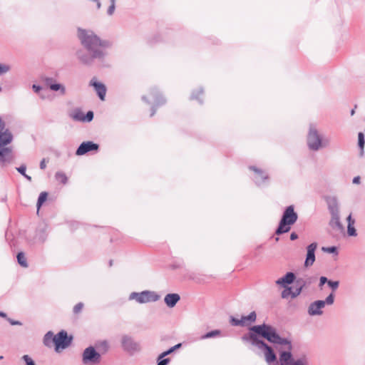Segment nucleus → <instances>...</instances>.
Segmentation results:
<instances>
[{
	"mask_svg": "<svg viewBox=\"0 0 365 365\" xmlns=\"http://www.w3.org/2000/svg\"><path fill=\"white\" fill-rule=\"evenodd\" d=\"M78 37L81 45L86 50L79 49L76 51L78 60L86 66H91L95 60L104 61L108 56L107 49L112 46L108 40L101 39L91 30L78 29Z\"/></svg>",
	"mask_w": 365,
	"mask_h": 365,
	"instance_id": "obj_1",
	"label": "nucleus"
},
{
	"mask_svg": "<svg viewBox=\"0 0 365 365\" xmlns=\"http://www.w3.org/2000/svg\"><path fill=\"white\" fill-rule=\"evenodd\" d=\"M250 333L255 334L259 338L260 336L272 343L285 346L287 350L279 353V365H310V359L307 354L293 356L291 352L292 348L291 341L287 339L282 338L273 327L266 324L253 326L250 328Z\"/></svg>",
	"mask_w": 365,
	"mask_h": 365,
	"instance_id": "obj_2",
	"label": "nucleus"
},
{
	"mask_svg": "<svg viewBox=\"0 0 365 365\" xmlns=\"http://www.w3.org/2000/svg\"><path fill=\"white\" fill-rule=\"evenodd\" d=\"M307 145L309 150L317 152L322 149L329 147L330 138L325 137L319 130L316 123L309 124L307 138Z\"/></svg>",
	"mask_w": 365,
	"mask_h": 365,
	"instance_id": "obj_3",
	"label": "nucleus"
},
{
	"mask_svg": "<svg viewBox=\"0 0 365 365\" xmlns=\"http://www.w3.org/2000/svg\"><path fill=\"white\" fill-rule=\"evenodd\" d=\"M242 339L243 341L250 342L252 345L263 351L265 361L268 364H271L277 361V356L273 349L259 339L255 334L248 333L244 335Z\"/></svg>",
	"mask_w": 365,
	"mask_h": 365,
	"instance_id": "obj_4",
	"label": "nucleus"
},
{
	"mask_svg": "<svg viewBox=\"0 0 365 365\" xmlns=\"http://www.w3.org/2000/svg\"><path fill=\"white\" fill-rule=\"evenodd\" d=\"M297 219L298 215L294 211V205L287 207L283 212L275 233L279 235L288 232L291 230L292 225L297 221Z\"/></svg>",
	"mask_w": 365,
	"mask_h": 365,
	"instance_id": "obj_5",
	"label": "nucleus"
},
{
	"mask_svg": "<svg viewBox=\"0 0 365 365\" xmlns=\"http://www.w3.org/2000/svg\"><path fill=\"white\" fill-rule=\"evenodd\" d=\"M160 296L154 291L145 290L140 292H131L129 294L128 299L134 300L138 304H146L150 302H155L158 301Z\"/></svg>",
	"mask_w": 365,
	"mask_h": 365,
	"instance_id": "obj_6",
	"label": "nucleus"
},
{
	"mask_svg": "<svg viewBox=\"0 0 365 365\" xmlns=\"http://www.w3.org/2000/svg\"><path fill=\"white\" fill-rule=\"evenodd\" d=\"M142 100L148 104L153 103L151 108L150 116L154 115L158 107L165 103V99L155 88H152L147 96H143Z\"/></svg>",
	"mask_w": 365,
	"mask_h": 365,
	"instance_id": "obj_7",
	"label": "nucleus"
},
{
	"mask_svg": "<svg viewBox=\"0 0 365 365\" xmlns=\"http://www.w3.org/2000/svg\"><path fill=\"white\" fill-rule=\"evenodd\" d=\"M334 302V294L333 292L329 294L325 300H317L311 303L308 307V314L310 316H320L323 314L322 309L325 305H331Z\"/></svg>",
	"mask_w": 365,
	"mask_h": 365,
	"instance_id": "obj_8",
	"label": "nucleus"
},
{
	"mask_svg": "<svg viewBox=\"0 0 365 365\" xmlns=\"http://www.w3.org/2000/svg\"><path fill=\"white\" fill-rule=\"evenodd\" d=\"M101 361V355L94 347L90 346L82 354V363L84 365H98Z\"/></svg>",
	"mask_w": 365,
	"mask_h": 365,
	"instance_id": "obj_9",
	"label": "nucleus"
},
{
	"mask_svg": "<svg viewBox=\"0 0 365 365\" xmlns=\"http://www.w3.org/2000/svg\"><path fill=\"white\" fill-rule=\"evenodd\" d=\"M121 346L123 349L130 355H133L141 351V346L139 342L129 335H123L121 337Z\"/></svg>",
	"mask_w": 365,
	"mask_h": 365,
	"instance_id": "obj_10",
	"label": "nucleus"
},
{
	"mask_svg": "<svg viewBox=\"0 0 365 365\" xmlns=\"http://www.w3.org/2000/svg\"><path fill=\"white\" fill-rule=\"evenodd\" d=\"M328 207L331 216L330 220L331 226L336 227L339 229L342 228V225L340 222L339 205L335 197L329 200L328 202Z\"/></svg>",
	"mask_w": 365,
	"mask_h": 365,
	"instance_id": "obj_11",
	"label": "nucleus"
},
{
	"mask_svg": "<svg viewBox=\"0 0 365 365\" xmlns=\"http://www.w3.org/2000/svg\"><path fill=\"white\" fill-rule=\"evenodd\" d=\"M98 148L99 145L97 143H95L92 141L83 142L76 150V155H83L90 151L97 152L98 150Z\"/></svg>",
	"mask_w": 365,
	"mask_h": 365,
	"instance_id": "obj_12",
	"label": "nucleus"
},
{
	"mask_svg": "<svg viewBox=\"0 0 365 365\" xmlns=\"http://www.w3.org/2000/svg\"><path fill=\"white\" fill-rule=\"evenodd\" d=\"M71 343V339H68L67 333L65 331H61L55 335V346L56 351H58L59 349L66 348Z\"/></svg>",
	"mask_w": 365,
	"mask_h": 365,
	"instance_id": "obj_13",
	"label": "nucleus"
},
{
	"mask_svg": "<svg viewBox=\"0 0 365 365\" xmlns=\"http://www.w3.org/2000/svg\"><path fill=\"white\" fill-rule=\"evenodd\" d=\"M249 168L254 172L253 180L257 185L264 184L268 180V174L265 171L255 166H250Z\"/></svg>",
	"mask_w": 365,
	"mask_h": 365,
	"instance_id": "obj_14",
	"label": "nucleus"
},
{
	"mask_svg": "<svg viewBox=\"0 0 365 365\" xmlns=\"http://www.w3.org/2000/svg\"><path fill=\"white\" fill-rule=\"evenodd\" d=\"M317 248V243L313 242L307 247V256L304 261L306 267H311L315 262V250Z\"/></svg>",
	"mask_w": 365,
	"mask_h": 365,
	"instance_id": "obj_15",
	"label": "nucleus"
},
{
	"mask_svg": "<svg viewBox=\"0 0 365 365\" xmlns=\"http://www.w3.org/2000/svg\"><path fill=\"white\" fill-rule=\"evenodd\" d=\"M90 86H92L94 88L99 98L101 101H104L106 94V86L103 83L97 81L95 78L91 79L90 81Z\"/></svg>",
	"mask_w": 365,
	"mask_h": 365,
	"instance_id": "obj_16",
	"label": "nucleus"
},
{
	"mask_svg": "<svg viewBox=\"0 0 365 365\" xmlns=\"http://www.w3.org/2000/svg\"><path fill=\"white\" fill-rule=\"evenodd\" d=\"M295 279V275L293 272H287L284 277L279 278L275 283L282 287H286L287 284H292Z\"/></svg>",
	"mask_w": 365,
	"mask_h": 365,
	"instance_id": "obj_17",
	"label": "nucleus"
},
{
	"mask_svg": "<svg viewBox=\"0 0 365 365\" xmlns=\"http://www.w3.org/2000/svg\"><path fill=\"white\" fill-rule=\"evenodd\" d=\"M180 297L178 294H168L164 298L165 303L168 307L173 308L180 301Z\"/></svg>",
	"mask_w": 365,
	"mask_h": 365,
	"instance_id": "obj_18",
	"label": "nucleus"
},
{
	"mask_svg": "<svg viewBox=\"0 0 365 365\" xmlns=\"http://www.w3.org/2000/svg\"><path fill=\"white\" fill-rule=\"evenodd\" d=\"M46 238H47V232H46V229L45 227L41 230H38L37 231L34 240L36 242L43 243L46 240Z\"/></svg>",
	"mask_w": 365,
	"mask_h": 365,
	"instance_id": "obj_19",
	"label": "nucleus"
},
{
	"mask_svg": "<svg viewBox=\"0 0 365 365\" xmlns=\"http://www.w3.org/2000/svg\"><path fill=\"white\" fill-rule=\"evenodd\" d=\"M43 344L46 346H51L53 344H55V335L52 331H48L43 337Z\"/></svg>",
	"mask_w": 365,
	"mask_h": 365,
	"instance_id": "obj_20",
	"label": "nucleus"
},
{
	"mask_svg": "<svg viewBox=\"0 0 365 365\" xmlns=\"http://www.w3.org/2000/svg\"><path fill=\"white\" fill-rule=\"evenodd\" d=\"M49 88L53 91H59L61 95L66 93V88L61 83H56L54 84H49Z\"/></svg>",
	"mask_w": 365,
	"mask_h": 365,
	"instance_id": "obj_21",
	"label": "nucleus"
},
{
	"mask_svg": "<svg viewBox=\"0 0 365 365\" xmlns=\"http://www.w3.org/2000/svg\"><path fill=\"white\" fill-rule=\"evenodd\" d=\"M364 144H365L364 135L363 133H359L358 134V145L360 148V155L361 156H363V155H364Z\"/></svg>",
	"mask_w": 365,
	"mask_h": 365,
	"instance_id": "obj_22",
	"label": "nucleus"
},
{
	"mask_svg": "<svg viewBox=\"0 0 365 365\" xmlns=\"http://www.w3.org/2000/svg\"><path fill=\"white\" fill-rule=\"evenodd\" d=\"M55 178L57 181H59L60 182H61L63 185L66 184L68 182L67 176L66 175V174L64 173L61 172V171L57 172L55 174Z\"/></svg>",
	"mask_w": 365,
	"mask_h": 365,
	"instance_id": "obj_23",
	"label": "nucleus"
},
{
	"mask_svg": "<svg viewBox=\"0 0 365 365\" xmlns=\"http://www.w3.org/2000/svg\"><path fill=\"white\" fill-rule=\"evenodd\" d=\"M17 261L18 263L23 267H27L28 263L26 261V258L23 252H19L17 255Z\"/></svg>",
	"mask_w": 365,
	"mask_h": 365,
	"instance_id": "obj_24",
	"label": "nucleus"
},
{
	"mask_svg": "<svg viewBox=\"0 0 365 365\" xmlns=\"http://www.w3.org/2000/svg\"><path fill=\"white\" fill-rule=\"evenodd\" d=\"M203 94V90L202 88H197L195 91H194L191 95V99H195L199 101L200 103H202V99L200 98V95Z\"/></svg>",
	"mask_w": 365,
	"mask_h": 365,
	"instance_id": "obj_25",
	"label": "nucleus"
},
{
	"mask_svg": "<svg viewBox=\"0 0 365 365\" xmlns=\"http://www.w3.org/2000/svg\"><path fill=\"white\" fill-rule=\"evenodd\" d=\"M220 334V330H217V329L213 330V331H209V332L206 333L205 334L202 335L201 336V339L216 337V336H218Z\"/></svg>",
	"mask_w": 365,
	"mask_h": 365,
	"instance_id": "obj_26",
	"label": "nucleus"
},
{
	"mask_svg": "<svg viewBox=\"0 0 365 365\" xmlns=\"http://www.w3.org/2000/svg\"><path fill=\"white\" fill-rule=\"evenodd\" d=\"M165 357V356H163V354L161 353L157 359V365H168L170 363V359Z\"/></svg>",
	"mask_w": 365,
	"mask_h": 365,
	"instance_id": "obj_27",
	"label": "nucleus"
},
{
	"mask_svg": "<svg viewBox=\"0 0 365 365\" xmlns=\"http://www.w3.org/2000/svg\"><path fill=\"white\" fill-rule=\"evenodd\" d=\"M17 171L21 173L26 179H27L29 181H31V177L26 175V167L25 165H21L20 167L16 168Z\"/></svg>",
	"mask_w": 365,
	"mask_h": 365,
	"instance_id": "obj_28",
	"label": "nucleus"
},
{
	"mask_svg": "<svg viewBox=\"0 0 365 365\" xmlns=\"http://www.w3.org/2000/svg\"><path fill=\"white\" fill-rule=\"evenodd\" d=\"M47 199V193L46 192H42L38 196V202H37V207L38 209L42 205V204Z\"/></svg>",
	"mask_w": 365,
	"mask_h": 365,
	"instance_id": "obj_29",
	"label": "nucleus"
},
{
	"mask_svg": "<svg viewBox=\"0 0 365 365\" xmlns=\"http://www.w3.org/2000/svg\"><path fill=\"white\" fill-rule=\"evenodd\" d=\"M115 1L116 0H110V5L109 6V7L108 8V10H107V14L108 16H112L115 12Z\"/></svg>",
	"mask_w": 365,
	"mask_h": 365,
	"instance_id": "obj_30",
	"label": "nucleus"
},
{
	"mask_svg": "<svg viewBox=\"0 0 365 365\" xmlns=\"http://www.w3.org/2000/svg\"><path fill=\"white\" fill-rule=\"evenodd\" d=\"M84 114L81 111H76L72 114V118L75 120L83 121Z\"/></svg>",
	"mask_w": 365,
	"mask_h": 365,
	"instance_id": "obj_31",
	"label": "nucleus"
},
{
	"mask_svg": "<svg viewBox=\"0 0 365 365\" xmlns=\"http://www.w3.org/2000/svg\"><path fill=\"white\" fill-rule=\"evenodd\" d=\"M285 289L282 292L281 296L283 299H287L291 297L292 287H284Z\"/></svg>",
	"mask_w": 365,
	"mask_h": 365,
	"instance_id": "obj_32",
	"label": "nucleus"
},
{
	"mask_svg": "<svg viewBox=\"0 0 365 365\" xmlns=\"http://www.w3.org/2000/svg\"><path fill=\"white\" fill-rule=\"evenodd\" d=\"M347 233L349 236L355 237L357 235L356 230L354 225H347Z\"/></svg>",
	"mask_w": 365,
	"mask_h": 365,
	"instance_id": "obj_33",
	"label": "nucleus"
},
{
	"mask_svg": "<svg viewBox=\"0 0 365 365\" xmlns=\"http://www.w3.org/2000/svg\"><path fill=\"white\" fill-rule=\"evenodd\" d=\"M10 70V66L6 63H0V76L6 73Z\"/></svg>",
	"mask_w": 365,
	"mask_h": 365,
	"instance_id": "obj_34",
	"label": "nucleus"
},
{
	"mask_svg": "<svg viewBox=\"0 0 365 365\" xmlns=\"http://www.w3.org/2000/svg\"><path fill=\"white\" fill-rule=\"evenodd\" d=\"M327 284L329 287L332 289V291L334 292L339 287V282L329 280Z\"/></svg>",
	"mask_w": 365,
	"mask_h": 365,
	"instance_id": "obj_35",
	"label": "nucleus"
},
{
	"mask_svg": "<svg viewBox=\"0 0 365 365\" xmlns=\"http://www.w3.org/2000/svg\"><path fill=\"white\" fill-rule=\"evenodd\" d=\"M322 250L324 252L327 253H336L337 254L336 247H323Z\"/></svg>",
	"mask_w": 365,
	"mask_h": 365,
	"instance_id": "obj_36",
	"label": "nucleus"
},
{
	"mask_svg": "<svg viewBox=\"0 0 365 365\" xmlns=\"http://www.w3.org/2000/svg\"><path fill=\"white\" fill-rule=\"evenodd\" d=\"M22 359L25 361L26 365H36L34 360L29 355H24Z\"/></svg>",
	"mask_w": 365,
	"mask_h": 365,
	"instance_id": "obj_37",
	"label": "nucleus"
},
{
	"mask_svg": "<svg viewBox=\"0 0 365 365\" xmlns=\"http://www.w3.org/2000/svg\"><path fill=\"white\" fill-rule=\"evenodd\" d=\"M83 308V304L82 302L76 304L73 307V313L76 314L80 313L82 311Z\"/></svg>",
	"mask_w": 365,
	"mask_h": 365,
	"instance_id": "obj_38",
	"label": "nucleus"
},
{
	"mask_svg": "<svg viewBox=\"0 0 365 365\" xmlns=\"http://www.w3.org/2000/svg\"><path fill=\"white\" fill-rule=\"evenodd\" d=\"M248 324L254 322L256 320L257 315L255 312H252L249 315L246 316Z\"/></svg>",
	"mask_w": 365,
	"mask_h": 365,
	"instance_id": "obj_39",
	"label": "nucleus"
},
{
	"mask_svg": "<svg viewBox=\"0 0 365 365\" xmlns=\"http://www.w3.org/2000/svg\"><path fill=\"white\" fill-rule=\"evenodd\" d=\"M93 118V113L92 111L87 112L86 115L83 118V122H90Z\"/></svg>",
	"mask_w": 365,
	"mask_h": 365,
	"instance_id": "obj_40",
	"label": "nucleus"
},
{
	"mask_svg": "<svg viewBox=\"0 0 365 365\" xmlns=\"http://www.w3.org/2000/svg\"><path fill=\"white\" fill-rule=\"evenodd\" d=\"M301 292H302V287L297 288L294 291L292 290L291 298L294 299V298L297 297L298 295L300 294Z\"/></svg>",
	"mask_w": 365,
	"mask_h": 365,
	"instance_id": "obj_41",
	"label": "nucleus"
},
{
	"mask_svg": "<svg viewBox=\"0 0 365 365\" xmlns=\"http://www.w3.org/2000/svg\"><path fill=\"white\" fill-rule=\"evenodd\" d=\"M329 280L326 277H321L319 278V287L322 289V286L325 284V283H328Z\"/></svg>",
	"mask_w": 365,
	"mask_h": 365,
	"instance_id": "obj_42",
	"label": "nucleus"
},
{
	"mask_svg": "<svg viewBox=\"0 0 365 365\" xmlns=\"http://www.w3.org/2000/svg\"><path fill=\"white\" fill-rule=\"evenodd\" d=\"M242 321H240L239 319H236L235 317H231V324L233 325V326H241L242 324Z\"/></svg>",
	"mask_w": 365,
	"mask_h": 365,
	"instance_id": "obj_43",
	"label": "nucleus"
},
{
	"mask_svg": "<svg viewBox=\"0 0 365 365\" xmlns=\"http://www.w3.org/2000/svg\"><path fill=\"white\" fill-rule=\"evenodd\" d=\"M44 82H45L46 86L48 88H49V84H54L56 83L52 78H45Z\"/></svg>",
	"mask_w": 365,
	"mask_h": 365,
	"instance_id": "obj_44",
	"label": "nucleus"
},
{
	"mask_svg": "<svg viewBox=\"0 0 365 365\" xmlns=\"http://www.w3.org/2000/svg\"><path fill=\"white\" fill-rule=\"evenodd\" d=\"M100 346L105 351L108 350L109 346L108 343L106 341H103L99 344Z\"/></svg>",
	"mask_w": 365,
	"mask_h": 365,
	"instance_id": "obj_45",
	"label": "nucleus"
},
{
	"mask_svg": "<svg viewBox=\"0 0 365 365\" xmlns=\"http://www.w3.org/2000/svg\"><path fill=\"white\" fill-rule=\"evenodd\" d=\"M346 221H347V223L348 225H354V223H355V220L352 218L351 217V214H350L347 218H346Z\"/></svg>",
	"mask_w": 365,
	"mask_h": 365,
	"instance_id": "obj_46",
	"label": "nucleus"
},
{
	"mask_svg": "<svg viewBox=\"0 0 365 365\" xmlns=\"http://www.w3.org/2000/svg\"><path fill=\"white\" fill-rule=\"evenodd\" d=\"M174 351H175V349H173V347L172 346V347H171V348H170L168 350H167V351H165L163 352L162 354H163V356H168V355H169V354H172V353H173V352H174Z\"/></svg>",
	"mask_w": 365,
	"mask_h": 365,
	"instance_id": "obj_47",
	"label": "nucleus"
},
{
	"mask_svg": "<svg viewBox=\"0 0 365 365\" xmlns=\"http://www.w3.org/2000/svg\"><path fill=\"white\" fill-rule=\"evenodd\" d=\"M32 88H33L34 91L36 93H38L40 92V91L41 90V87L40 86H37L36 84H34L32 86Z\"/></svg>",
	"mask_w": 365,
	"mask_h": 365,
	"instance_id": "obj_48",
	"label": "nucleus"
},
{
	"mask_svg": "<svg viewBox=\"0 0 365 365\" xmlns=\"http://www.w3.org/2000/svg\"><path fill=\"white\" fill-rule=\"evenodd\" d=\"M240 321H242V324L241 326L243 327V326H245L247 324H248V322H247V318H246V316H243L240 319Z\"/></svg>",
	"mask_w": 365,
	"mask_h": 365,
	"instance_id": "obj_49",
	"label": "nucleus"
},
{
	"mask_svg": "<svg viewBox=\"0 0 365 365\" xmlns=\"http://www.w3.org/2000/svg\"><path fill=\"white\" fill-rule=\"evenodd\" d=\"M8 320L11 325H21V323L19 321H15L11 319H9Z\"/></svg>",
	"mask_w": 365,
	"mask_h": 365,
	"instance_id": "obj_50",
	"label": "nucleus"
},
{
	"mask_svg": "<svg viewBox=\"0 0 365 365\" xmlns=\"http://www.w3.org/2000/svg\"><path fill=\"white\" fill-rule=\"evenodd\" d=\"M360 182H361V178H360V177H359V176H356V177H354V178H353L352 182H353L354 184H359V183H360Z\"/></svg>",
	"mask_w": 365,
	"mask_h": 365,
	"instance_id": "obj_51",
	"label": "nucleus"
},
{
	"mask_svg": "<svg viewBox=\"0 0 365 365\" xmlns=\"http://www.w3.org/2000/svg\"><path fill=\"white\" fill-rule=\"evenodd\" d=\"M46 167V160L43 159L40 163V168L44 170Z\"/></svg>",
	"mask_w": 365,
	"mask_h": 365,
	"instance_id": "obj_52",
	"label": "nucleus"
},
{
	"mask_svg": "<svg viewBox=\"0 0 365 365\" xmlns=\"http://www.w3.org/2000/svg\"><path fill=\"white\" fill-rule=\"evenodd\" d=\"M297 238H298V235H297V233H295V232L291 233V235H290V240H295Z\"/></svg>",
	"mask_w": 365,
	"mask_h": 365,
	"instance_id": "obj_53",
	"label": "nucleus"
},
{
	"mask_svg": "<svg viewBox=\"0 0 365 365\" xmlns=\"http://www.w3.org/2000/svg\"><path fill=\"white\" fill-rule=\"evenodd\" d=\"M181 346H182V344L179 343V344H176V345L173 346V349H175V350L178 349L179 348H180V347H181Z\"/></svg>",
	"mask_w": 365,
	"mask_h": 365,
	"instance_id": "obj_54",
	"label": "nucleus"
},
{
	"mask_svg": "<svg viewBox=\"0 0 365 365\" xmlns=\"http://www.w3.org/2000/svg\"><path fill=\"white\" fill-rule=\"evenodd\" d=\"M0 317H6V313L3 312H0Z\"/></svg>",
	"mask_w": 365,
	"mask_h": 365,
	"instance_id": "obj_55",
	"label": "nucleus"
},
{
	"mask_svg": "<svg viewBox=\"0 0 365 365\" xmlns=\"http://www.w3.org/2000/svg\"><path fill=\"white\" fill-rule=\"evenodd\" d=\"M354 110H351V115H353V114H354Z\"/></svg>",
	"mask_w": 365,
	"mask_h": 365,
	"instance_id": "obj_56",
	"label": "nucleus"
},
{
	"mask_svg": "<svg viewBox=\"0 0 365 365\" xmlns=\"http://www.w3.org/2000/svg\"><path fill=\"white\" fill-rule=\"evenodd\" d=\"M1 91V87L0 86V92Z\"/></svg>",
	"mask_w": 365,
	"mask_h": 365,
	"instance_id": "obj_57",
	"label": "nucleus"
}]
</instances>
